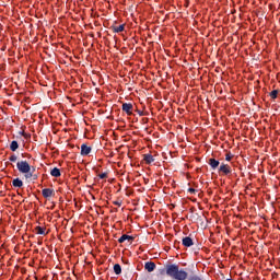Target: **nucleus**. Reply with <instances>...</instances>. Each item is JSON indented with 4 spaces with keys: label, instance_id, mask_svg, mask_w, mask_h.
<instances>
[{
    "label": "nucleus",
    "instance_id": "obj_1",
    "mask_svg": "<svg viewBox=\"0 0 280 280\" xmlns=\"http://www.w3.org/2000/svg\"><path fill=\"white\" fill-rule=\"evenodd\" d=\"M166 275L176 280H187V271L179 269L178 265H166Z\"/></svg>",
    "mask_w": 280,
    "mask_h": 280
},
{
    "label": "nucleus",
    "instance_id": "obj_2",
    "mask_svg": "<svg viewBox=\"0 0 280 280\" xmlns=\"http://www.w3.org/2000/svg\"><path fill=\"white\" fill-rule=\"evenodd\" d=\"M16 167L20 174H24L25 178H32L36 172V168L32 167L27 161H19Z\"/></svg>",
    "mask_w": 280,
    "mask_h": 280
},
{
    "label": "nucleus",
    "instance_id": "obj_3",
    "mask_svg": "<svg viewBox=\"0 0 280 280\" xmlns=\"http://www.w3.org/2000/svg\"><path fill=\"white\" fill-rule=\"evenodd\" d=\"M232 170L229 164L222 163L219 167V174H222V176H229L231 174Z\"/></svg>",
    "mask_w": 280,
    "mask_h": 280
},
{
    "label": "nucleus",
    "instance_id": "obj_4",
    "mask_svg": "<svg viewBox=\"0 0 280 280\" xmlns=\"http://www.w3.org/2000/svg\"><path fill=\"white\" fill-rule=\"evenodd\" d=\"M135 240V237L128 235V234H122L119 238H118V243L119 244H124V242H129L132 243V241Z\"/></svg>",
    "mask_w": 280,
    "mask_h": 280
},
{
    "label": "nucleus",
    "instance_id": "obj_5",
    "mask_svg": "<svg viewBox=\"0 0 280 280\" xmlns=\"http://www.w3.org/2000/svg\"><path fill=\"white\" fill-rule=\"evenodd\" d=\"M122 110L126 115H132V103H124Z\"/></svg>",
    "mask_w": 280,
    "mask_h": 280
},
{
    "label": "nucleus",
    "instance_id": "obj_6",
    "mask_svg": "<svg viewBox=\"0 0 280 280\" xmlns=\"http://www.w3.org/2000/svg\"><path fill=\"white\" fill-rule=\"evenodd\" d=\"M144 269L149 272H154V270H156V264H154V261H148L144 264Z\"/></svg>",
    "mask_w": 280,
    "mask_h": 280
},
{
    "label": "nucleus",
    "instance_id": "obj_7",
    "mask_svg": "<svg viewBox=\"0 0 280 280\" xmlns=\"http://www.w3.org/2000/svg\"><path fill=\"white\" fill-rule=\"evenodd\" d=\"M91 147L86 145V144H82L81 145V156H89V154H91Z\"/></svg>",
    "mask_w": 280,
    "mask_h": 280
},
{
    "label": "nucleus",
    "instance_id": "obj_8",
    "mask_svg": "<svg viewBox=\"0 0 280 280\" xmlns=\"http://www.w3.org/2000/svg\"><path fill=\"white\" fill-rule=\"evenodd\" d=\"M183 246H186V248H189L190 246H194V240L191 237L186 236L182 241Z\"/></svg>",
    "mask_w": 280,
    "mask_h": 280
},
{
    "label": "nucleus",
    "instance_id": "obj_9",
    "mask_svg": "<svg viewBox=\"0 0 280 280\" xmlns=\"http://www.w3.org/2000/svg\"><path fill=\"white\" fill-rule=\"evenodd\" d=\"M42 195L44 198H51V196H54V189L51 188H44L42 190Z\"/></svg>",
    "mask_w": 280,
    "mask_h": 280
},
{
    "label": "nucleus",
    "instance_id": "obj_10",
    "mask_svg": "<svg viewBox=\"0 0 280 280\" xmlns=\"http://www.w3.org/2000/svg\"><path fill=\"white\" fill-rule=\"evenodd\" d=\"M12 186L21 189V187H23V180L21 178L16 177L12 180Z\"/></svg>",
    "mask_w": 280,
    "mask_h": 280
},
{
    "label": "nucleus",
    "instance_id": "obj_11",
    "mask_svg": "<svg viewBox=\"0 0 280 280\" xmlns=\"http://www.w3.org/2000/svg\"><path fill=\"white\" fill-rule=\"evenodd\" d=\"M143 161L147 163V165H150L154 163V156L152 154H144Z\"/></svg>",
    "mask_w": 280,
    "mask_h": 280
},
{
    "label": "nucleus",
    "instance_id": "obj_12",
    "mask_svg": "<svg viewBox=\"0 0 280 280\" xmlns=\"http://www.w3.org/2000/svg\"><path fill=\"white\" fill-rule=\"evenodd\" d=\"M35 231L37 233V235H47V228H43V226H36Z\"/></svg>",
    "mask_w": 280,
    "mask_h": 280
},
{
    "label": "nucleus",
    "instance_id": "obj_13",
    "mask_svg": "<svg viewBox=\"0 0 280 280\" xmlns=\"http://www.w3.org/2000/svg\"><path fill=\"white\" fill-rule=\"evenodd\" d=\"M209 165L212 170H217V167L220 165V161L215 159H210L209 160Z\"/></svg>",
    "mask_w": 280,
    "mask_h": 280
},
{
    "label": "nucleus",
    "instance_id": "obj_14",
    "mask_svg": "<svg viewBox=\"0 0 280 280\" xmlns=\"http://www.w3.org/2000/svg\"><path fill=\"white\" fill-rule=\"evenodd\" d=\"M50 175L54 176L55 178H60V176H61L60 168L54 167L50 171Z\"/></svg>",
    "mask_w": 280,
    "mask_h": 280
},
{
    "label": "nucleus",
    "instance_id": "obj_15",
    "mask_svg": "<svg viewBox=\"0 0 280 280\" xmlns=\"http://www.w3.org/2000/svg\"><path fill=\"white\" fill-rule=\"evenodd\" d=\"M124 30H126L125 24H120L119 26H113V32H115V34H119L120 32H124Z\"/></svg>",
    "mask_w": 280,
    "mask_h": 280
},
{
    "label": "nucleus",
    "instance_id": "obj_16",
    "mask_svg": "<svg viewBox=\"0 0 280 280\" xmlns=\"http://www.w3.org/2000/svg\"><path fill=\"white\" fill-rule=\"evenodd\" d=\"M11 152H16L19 150V142L16 140H13L10 144Z\"/></svg>",
    "mask_w": 280,
    "mask_h": 280
},
{
    "label": "nucleus",
    "instance_id": "obj_17",
    "mask_svg": "<svg viewBox=\"0 0 280 280\" xmlns=\"http://www.w3.org/2000/svg\"><path fill=\"white\" fill-rule=\"evenodd\" d=\"M114 272H115V275H121V265L120 264L114 265Z\"/></svg>",
    "mask_w": 280,
    "mask_h": 280
},
{
    "label": "nucleus",
    "instance_id": "obj_18",
    "mask_svg": "<svg viewBox=\"0 0 280 280\" xmlns=\"http://www.w3.org/2000/svg\"><path fill=\"white\" fill-rule=\"evenodd\" d=\"M277 95H279V91L278 90H273V91L270 92L271 100H277Z\"/></svg>",
    "mask_w": 280,
    "mask_h": 280
},
{
    "label": "nucleus",
    "instance_id": "obj_19",
    "mask_svg": "<svg viewBox=\"0 0 280 280\" xmlns=\"http://www.w3.org/2000/svg\"><path fill=\"white\" fill-rule=\"evenodd\" d=\"M16 160H18V158H16L15 154H13V155H11V156L9 158V161H11V163H16Z\"/></svg>",
    "mask_w": 280,
    "mask_h": 280
},
{
    "label": "nucleus",
    "instance_id": "obj_20",
    "mask_svg": "<svg viewBox=\"0 0 280 280\" xmlns=\"http://www.w3.org/2000/svg\"><path fill=\"white\" fill-rule=\"evenodd\" d=\"M98 178H101V179L108 178V173L98 174Z\"/></svg>",
    "mask_w": 280,
    "mask_h": 280
},
{
    "label": "nucleus",
    "instance_id": "obj_21",
    "mask_svg": "<svg viewBox=\"0 0 280 280\" xmlns=\"http://www.w3.org/2000/svg\"><path fill=\"white\" fill-rule=\"evenodd\" d=\"M113 205H115V207H121L122 202L121 200H115L113 201Z\"/></svg>",
    "mask_w": 280,
    "mask_h": 280
},
{
    "label": "nucleus",
    "instance_id": "obj_22",
    "mask_svg": "<svg viewBox=\"0 0 280 280\" xmlns=\"http://www.w3.org/2000/svg\"><path fill=\"white\" fill-rule=\"evenodd\" d=\"M233 155L231 153L225 154V161H231Z\"/></svg>",
    "mask_w": 280,
    "mask_h": 280
},
{
    "label": "nucleus",
    "instance_id": "obj_23",
    "mask_svg": "<svg viewBox=\"0 0 280 280\" xmlns=\"http://www.w3.org/2000/svg\"><path fill=\"white\" fill-rule=\"evenodd\" d=\"M188 280H202V278H200L198 276H192Z\"/></svg>",
    "mask_w": 280,
    "mask_h": 280
},
{
    "label": "nucleus",
    "instance_id": "obj_24",
    "mask_svg": "<svg viewBox=\"0 0 280 280\" xmlns=\"http://www.w3.org/2000/svg\"><path fill=\"white\" fill-rule=\"evenodd\" d=\"M188 194L194 195V194H196V190L194 188H188Z\"/></svg>",
    "mask_w": 280,
    "mask_h": 280
},
{
    "label": "nucleus",
    "instance_id": "obj_25",
    "mask_svg": "<svg viewBox=\"0 0 280 280\" xmlns=\"http://www.w3.org/2000/svg\"><path fill=\"white\" fill-rule=\"evenodd\" d=\"M23 137H24V139H30L31 135L26 132V133H24Z\"/></svg>",
    "mask_w": 280,
    "mask_h": 280
},
{
    "label": "nucleus",
    "instance_id": "obj_26",
    "mask_svg": "<svg viewBox=\"0 0 280 280\" xmlns=\"http://www.w3.org/2000/svg\"><path fill=\"white\" fill-rule=\"evenodd\" d=\"M25 133H26L25 131H22V132H21L22 137H24Z\"/></svg>",
    "mask_w": 280,
    "mask_h": 280
}]
</instances>
